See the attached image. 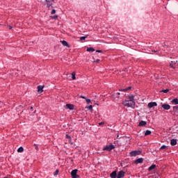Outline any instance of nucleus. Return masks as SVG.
I'll return each instance as SVG.
<instances>
[{"label":"nucleus","mask_w":178,"mask_h":178,"mask_svg":"<svg viewBox=\"0 0 178 178\" xmlns=\"http://www.w3.org/2000/svg\"><path fill=\"white\" fill-rule=\"evenodd\" d=\"M122 105H124V106H127V108H132V109H134V108H136V102L128 99L124 100L122 102Z\"/></svg>","instance_id":"nucleus-1"},{"label":"nucleus","mask_w":178,"mask_h":178,"mask_svg":"<svg viewBox=\"0 0 178 178\" xmlns=\"http://www.w3.org/2000/svg\"><path fill=\"white\" fill-rule=\"evenodd\" d=\"M170 67L171 69H177L178 60L176 58H172V60L170 61Z\"/></svg>","instance_id":"nucleus-2"},{"label":"nucleus","mask_w":178,"mask_h":178,"mask_svg":"<svg viewBox=\"0 0 178 178\" xmlns=\"http://www.w3.org/2000/svg\"><path fill=\"white\" fill-rule=\"evenodd\" d=\"M115 145L110 143V145H106L103 148V151H108V152H111V151H112V149H115Z\"/></svg>","instance_id":"nucleus-3"},{"label":"nucleus","mask_w":178,"mask_h":178,"mask_svg":"<svg viewBox=\"0 0 178 178\" xmlns=\"http://www.w3.org/2000/svg\"><path fill=\"white\" fill-rule=\"evenodd\" d=\"M141 151L140 150H134L130 152L131 156H137V155H141Z\"/></svg>","instance_id":"nucleus-4"},{"label":"nucleus","mask_w":178,"mask_h":178,"mask_svg":"<svg viewBox=\"0 0 178 178\" xmlns=\"http://www.w3.org/2000/svg\"><path fill=\"white\" fill-rule=\"evenodd\" d=\"M71 175H72V178H79L80 177V176H79L77 175V170H73L72 172H71Z\"/></svg>","instance_id":"nucleus-5"},{"label":"nucleus","mask_w":178,"mask_h":178,"mask_svg":"<svg viewBox=\"0 0 178 178\" xmlns=\"http://www.w3.org/2000/svg\"><path fill=\"white\" fill-rule=\"evenodd\" d=\"M148 108H154V106H158V104L156 102H151L147 104Z\"/></svg>","instance_id":"nucleus-6"},{"label":"nucleus","mask_w":178,"mask_h":178,"mask_svg":"<svg viewBox=\"0 0 178 178\" xmlns=\"http://www.w3.org/2000/svg\"><path fill=\"white\" fill-rule=\"evenodd\" d=\"M124 175H126V172L123 170H120L118 174H117V178H122L124 177Z\"/></svg>","instance_id":"nucleus-7"},{"label":"nucleus","mask_w":178,"mask_h":178,"mask_svg":"<svg viewBox=\"0 0 178 178\" xmlns=\"http://www.w3.org/2000/svg\"><path fill=\"white\" fill-rule=\"evenodd\" d=\"M45 86H38V94H41L42 92H44V88Z\"/></svg>","instance_id":"nucleus-8"},{"label":"nucleus","mask_w":178,"mask_h":178,"mask_svg":"<svg viewBox=\"0 0 178 178\" xmlns=\"http://www.w3.org/2000/svg\"><path fill=\"white\" fill-rule=\"evenodd\" d=\"M161 108H163V109H164L165 111H169V109H170V105L163 104L161 105Z\"/></svg>","instance_id":"nucleus-9"},{"label":"nucleus","mask_w":178,"mask_h":178,"mask_svg":"<svg viewBox=\"0 0 178 178\" xmlns=\"http://www.w3.org/2000/svg\"><path fill=\"white\" fill-rule=\"evenodd\" d=\"M143 162H144L143 158H139L134 161V163H136V165H138V163H143Z\"/></svg>","instance_id":"nucleus-10"},{"label":"nucleus","mask_w":178,"mask_h":178,"mask_svg":"<svg viewBox=\"0 0 178 178\" xmlns=\"http://www.w3.org/2000/svg\"><path fill=\"white\" fill-rule=\"evenodd\" d=\"M66 108L70 109V111H73V109H74V106L73 104H67Z\"/></svg>","instance_id":"nucleus-11"},{"label":"nucleus","mask_w":178,"mask_h":178,"mask_svg":"<svg viewBox=\"0 0 178 178\" xmlns=\"http://www.w3.org/2000/svg\"><path fill=\"white\" fill-rule=\"evenodd\" d=\"M170 145L172 147H175V145H177V139H171L170 140Z\"/></svg>","instance_id":"nucleus-12"},{"label":"nucleus","mask_w":178,"mask_h":178,"mask_svg":"<svg viewBox=\"0 0 178 178\" xmlns=\"http://www.w3.org/2000/svg\"><path fill=\"white\" fill-rule=\"evenodd\" d=\"M60 42L63 45V47H67V48H70V45H69V43H67L66 40H60Z\"/></svg>","instance_id":"nucleus-13"},{"label":"nucleus","mask_w":178,"mask_h":178,"mask_svg":"<svg viewBox=\"0 0 178 178\" xmlns=\"http://www.w3.org/2000/svg\"><path fill=\"white\" fill-rule=\"evenodd\" d=\"M138 126L140 127H143V126H147V121L142 120L139 122Z\"/></svg>","instance_id":"nucleus-14"},{"label":"nucleus","mask_w":178,"mask_h":178,"mask_svg":"<svg viewBox=\"0 0 178 178\" xmlns=\"http://www.w3.org/2000/svg\"><path fill=\"white\" fill-rule=\"evenodd\" d=\"M110 177H111V178H118V173L116 172V171H113V172L110 175Z\"/></svg>","instance_id":"nucleus-15"},{"label":"nucleus","mask_w":178,"mask_h":178,"mask_svg":"<svg viewBox=\"0 0 178 178\" xmlns=\"http://www.w3.org/2000/svg\"><path fill=\"white\" fill-rule=\"evenodd\" d=\"M155 168H156V165L152 164V165H150V166L148 168L147 170H148L149 172H151V170H154V169H155Z\"/></svg>","instance_id":"nucleus-16"},{"label":"nucleus","mask_w":178,"mask_h":178,"mask_svg":"<svg viewBox=\"0 0 178 178\" xmlns=\"http://www.w3.org/2000/svg\"><path fill=\"white\" fill-rule=\"evenodd\" d=\"M172 104H173L174 105H178V99L177 98H175L174 99H172L171 101Z\"/></svg>","instance_id":"nucleus-17"},{"label":"nucleus","mask_w":178,"mask_h":178,"mask_svg":"<svg viewBox=\"0 0 178 178\" xmlns=\"http://www.w3.org/2000/svg\"><path fill=\"white\" fill-rule=\"evenodd\" d=\"M95 51V49L93 47H88L87 48V51L88 52H94Z\"/></svg>","instance_id":"nucleus-18"},{"label":"nucleus","mask_w":178,"mask_h":178,"mask_svg":"<svg viewBox=\"0 0 178 178\" xmlns=\"http://www.w3.org/2000/svg\"><path fill=\"white\" fill-rule=\"evenodd\" d=\"M23 151H24V148L22 146L17 149V152H23Z\"/></svg>","instance_id":"nucleus-19"},{"label":"nucleus","mask_w":178,"mask_h":178,"mask_svg":"<svg viewBox=\"0 0 178 178\" xmlns=\"http://www.w3.org/2000/svg\"><path fill=\"white\" fill-rule=\"evenodd\" d=\"M128 100H129V101H134V96L133 95L129 96Z\"/></svg>","instance_id":"nucleus-20"},{"label":"nucleus","mask_w":178,"mask_h":178,"mask_svg":"<svg viewBox=\"0 0 178 178\" xmlns=\"http://www.w3.org/2000/svg\"><path fill=\"white\" fill-rule=\"evenodd\" d=\"M151 131L150 130H147L145 132V136H149L151 135Z\"/></svg>","instance_id":"nucleus-21"},{"label":"nucleus","mask_w":178,"mask_h":178,"mask_svg":"<svg viewBox=\"0 0 178 178\" xmlns=\"http://www.w3.org/2000/svg\"><path fill=\"white\" fill-rule=\"evenodd\" d=\"M72 80H76V72H72Z\"/></svg>","instance_id":"nucleus-22"},{"label":"nucleus","mask_w":178,"mask_h":178,"mask_svg":"<svg viewBox=\"0 0 178 178\" xmlns=\"http://www.w3.org/2000/svg\"><path fill=\"white\" fill-rule=\"evenodd\" d=\"M161 92H164V94H167V92H169V89H164L160 91Z\"/></svg>","instance_id":"nucleus-23"},{"label":"nucleus","mask_w":178,"mask_h":178,"mask_svg":"<svg viewBox=\"0 0 178 178\" xmlns=\"http://www.w3.org/2000/svg\"><path fill=\"white\" fill-rule=\"evenodd\" d=\"M129 90H131V86H129L127 88H124L123 91L126 92V91H129Z\"/></svg>","instance_id":"nucleus-24"},{"label":"nucleus","mask_w":178,"mask_h":178,"mask_svg":"<svg viewBox=\"0 0 178 178\" xmlns=\"http://www.w3.org/2000/svg\"><path fill=\"white\" fill-rule=\"evenodd\" d=\"M58 174H59V170H56L54 172V176H58Z\"/></svg>","instance_id":"nucleus-25"},{"label":"nucleus","mask_w":178,"mask_h":178,"mask_svg":"<svg viewBox=\"0 0 178 178\" xmlns=\"http://www.w3.org/2000/svg\"><path fill=\"white\" fill-rule=\"evenodd\" d=\"M47 8L49 9L50 8H54V6H52V4H51V3H47Z\"/></svg>","instance_id":"nucleus-26"},{"label":"nucleus","mask_w":178,"mask_h":178,"mask_svg":"<svg viewBox=\"0 0 178 178\" xmlns=\"http://www.w3.org/2000/svg\"><path fill=\"white\" fill-rule=\"evenodd\" d=\"M51 19H54V20H56L58 19V15H54V16H50Z\"/></svg>","instance_id":"nucleus-27"},{"label":"nucleus","mask_w":178,"mask_h":178,"mask_svg":"<svg viewBox=\"0 0 178 178\" xmlns=\"http://www.w3.org/2000/svg\"><path fill=\"white\" fill-rule=\"evenodd\" d=\"M65 138H67V140H70L72 138V136H70V135H69V134H66Z\"/></svg>","instance_id":"nucleus-28"},{"label":"nucleus","mask_w":178,"mask_h":178,"mask_svg":"<svg viewBox=\"0 0 178 178\" xmlns=\"http://www.w3.org/2000/svg\"><path fill=\"white\" fill-rule=\"evenodd\" d=\"M165 148H168V146L163 145L161 147L160 149H165Z\"/></svg>","instance_id":"nucleus-29"},{"label":"nucleus","mask_w":178,"mask_h":178,"mask_svg":"<svg viewBox=\"0 0 178 178\" xmlns=\"http://www.w3.org/2000/svg\"><path fill=\"white\" fill-rule=\"evenodd\" d=\"M87 38V36H82L80 38L81 41H84Z\"/></svg>","instance_id":"nucleus-30"},{"label":"nucleus","mask_w":178,"mask_h":178,"mask_svg":"<svg viewBox=\"0 0 178 178\" xmlns=\"http://www.w3.org/2000/svg\"><path fill=\"white\" fill-rule=\"evenodd\" d=\"M173 110L178 113V106H173Z\"/></svg>","instance_id":"nucleus-31"},{"label":"nucleus","mask_w":178,"mask_h":178,"mask_svg":"<svg viewBox=\"0 0 178 178\" xmlns=\"http://www.w3.org/2000/svg\"><path fill=\"white\" fill-rule=\"evenodd\" d=\"M56 13V10L55 9H53L51 12V15H55Z\"/></svg>","instance_id":"nucleus-32"},{"label":"nucleus","mask_w":178,"mask_h":178,"mask_svg":"<svg viewBox=\"0 0 178 178\" xmlns=\"http://www.w3.org/2000/svg\"><path fill=\"white\" fill-rule=\"evenodd\" d=\"M86 99V102H87V104H90V102H91V99Z\"/></svg>","instance_id":"nucleus-33"},{"label":"nucleus","mask_w":178,"mask_h":178,"mask_svg":"<svg viewBox=\"0 0 178 178\" xmlns=\"http://www.w3.org/2000/svg\"><path fill=\"white\" fill-rule=\"evenodd\" d=\"M120 92H118L117 93H114L113 95H114V97H116V95H120Z\"/></svg>","instance_id":"nucleus-34"},{"label":"nucleus","mask_w":178,"mask_h":178,"mask_svg":"<svg viewBox=\"0 0 178 178\" xmlns=\"http://www.w3.org/2000/svg\"><path fill=\"white\" fill-rule=\"evenodd\" d=\"M89 111H92V105L88 106Z\"/></svg>","instance_id":"nucleus-35"},{"label":"nucleus","mask_w":178,"mask_h":178,"mask_svg":"<svg viewBox=\"0 0 178 178\" xmlns=\"http://www.w3.org/2000/svg\"><path fill=\"white\" fill-rule=\"evenodd\" d=\"M46 2L51 3V2H54V0H46Z\"/></svg>","instance_id":"nucleus-36"},{"label":"nucleus","mask_w":178,"mask_h":178,"mask_svg":"<svg viewBox=\"0 0 178 178\" xmlns=\"http://www.w3.org/2000/svg\"><path fill=\"white\" fill-rule=\"evenodd\" d=\"M81 98H82L83 99H87V97L83 95H81Z\"/></svg>","instance_id":"nucleus-37"},{"label":"nucleus","mask_w":178,"mask_h":178,"mask_svg":"<svg viewBox=\"0 0 178 178\" xmlns=\"http://www.w3.org/2000/svg\"><path fill=\"white\" fill-rule=\"evenodd\" d=\"M102 124H105V122H99V126H101V125H102Z\"/></svg>","instance_id":"nucleus-38"},{"label":"nucleus","mask_w":178,"mask_h":178,"mask_svg":"<svg viewBox=\"0 0 178 178\" xmlns=\"http://www.w3.org/2000/svg\"><path fill=\"white\" fill-rule=\"evenodd\" d=\"M96 52H99V54L102 53V50H97Z\"/></svg>","instance_id":"nucleus-39"},{"label":"nucleus","mask_w":178,"mask_h":178,"mask_svg":"<svg viewBox=\"0 0 178 178\" xmlns=\"http://www.w3.org/2000/svg\"><path fill=\"white\" fill-rule=\"evenodd\" d=\"M99 59L96 60V63H99Z\"/></svg>","instance_id":"nucleus-40"},{"label":"nucleus","mask_w":178,"mask_h":178,"mask_svg":"<svg viewBox=\"0 0 178 178\" xmlns=\"http://www.w3.org/2000/svg\"><path fill=\"white\" fill-rule=\"evenodd\" d=\"M35 149H36V151H38V146H35Z\"/></svg>","instance_id":"nucleus-41"},{"label":"nucleus","mask_w":178,"mask_h":178,"mask_svg":"<svg viewBox=\"0 0 178 178\" xmlns=\"http://www.w3.org/2000/svg\"><path fill=\"white\" fill-rule=\"evenodd\" d=\"M124 89H119V91H122L123 92H124V90H123Z\"/></svg>","instance_id":"nucleus-42"},{"label":"nucleus","mask_w":178,"mask_h":178,"mask_svg":"<svg viewBox=\"0 0 178 178\" xmlns=\"http://www.w3.org/2000/svg\"><path fill=\"white\" fill-rule=\"evenodd\" d=\"M9 30H12V26H9Z\"/></svg>","instance_id":"nucleus-43"},{"label":"nucleus","mask_w":178,"mask_h":178,"mask_svg":"<svg viewBox=\"0 0 178 178\" xmlns=\"http://www.w3.org/2000/svg\"><path fill=\"white\" fill-rule=\"evenodd\" d=\"M30 109H32V110H33V106H31Z\"/></svg>","instance_id":"nucleus-44"},{"label":"nucleus","mask_w":178,"mask_h":178,"mask_svg":"<svg viewBox=\"0 0 178 178\" xmlns=\"http://www.w3.org/2000/svg\"><path fill=\"white\" fill-rule=\"evenodd\" d=\"M35 147H37V144H34Z\"/></svg>","instance_id":"nucleus-45"}]
</instances>
